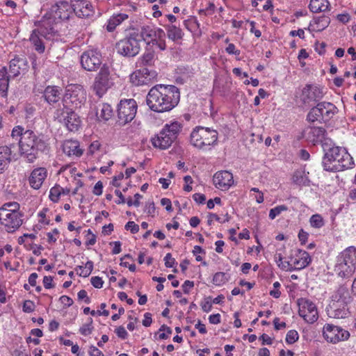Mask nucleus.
<instances>
[{
  "instance_id": "1",
  "label": "nucleus",
  "mask_w": 356,
  "mask_h": 356,
  "mask_svg": "<svg viewBox=\"0 0 356 356\" xmlns=\"http://www.w3.org/2000/svg\"><path fill=\"white\" fill-rule=\"evenodd\" d=\"M11 137L18 140L19 154L29 163H33L39 154L47 153L49 149V145L43 135L32 130H24L21 126L13 129Z\"/></svg>"
},
{
  "instance_id": "2",
  "label": "nucleus",
  "mask_w": 356,
  "mask_h": 356,
  "mask_svg": "<svg viewBox=\"0 0 356 356\" xmlns=\"http://www.w3.org/2000/svg\"><path fill=\"white\" fill-rule=\"evenodd\" d=\"M179 89L172 85H156L152 87L147 95V104L155 112L169 111L179 102Z\"/></svg>"
},
{
  "instance_id": "3",
  "label": "nucleus",
  "mask_w": 356,
  "mask_h": 356,
  "mask_svg": "<svg viewBox=\"0 0 356 356\" xmlns=\"http://www.w3.org/2000/svg\"><path fill=\"white\" fill-rule=\"evenodd\" d=\"M325 142L323 144L325 152L322 164L326 171L339 172L352 168L353 158L347 150L339 146H332Z\"/></svg>"
},
{
  "instance_id": "4",
  "label": "nucleus",
  "mask_w": 356,
  "mask_h": 356,
  "mask_svg": "<svg viewBox=\"0 0 356 356\" xmlns=\"http://www.w3.org/2000/svg\"><path fill=\"white\" fill-rule=\"evenodd\" d=\"M16 202H6L0 207V223L8 232H13L22 224L23 214Z\"/></svg>"
},
{
  "instance_id": "5",
  "label": "nucleus",
  "mask_w": 356,
  "mask_h": 356,
  "mask_svg": "<svg viewBox=\"0 0 356 356\" xmlns=\"http://www.w3.org/2000/svg\"><path fill=\"white\" fill-rule=\"evenodd\" d=\"M35 25L38 28L32 31L30 41L35 51L43 53L45 49L43 38L51 40L56 34V31L52 26V20L50 18L47 19V15H44L40 21L35 23Z\"/></svg>"
},
{
  "instance_id": "6",
  "label": "nucleus",
  "mask_w": 356,
  "mask_h": 356,
  "mask_svg": "<svg viewBox=\"0 0 356 356\" xmlns=\"http://www.w3.org/2000/svg\"><path fill=\"white\" fill-rule=\"evenodd\" d=\"M356 248L350 246L337 257L334 271L341 277H350L355 270Z\"/></svg>"
},
{
  "instance_id": "7",
  "label": "nucleus",
  "mask_w": 356,
  "mask_h": 356,
  "mask_svg": "<svg viewBox=\"0 0 356 356\" xmlns=\"http://www.w3.org/2000/svg\"><path fill=\"white\" fill-rule=\"evenodd\" d=\"M181 129V125L178 122L166 124L162 130L152 138V145L161 149L169 148L177 138Z\"/></svg>"
},
{
  "instance_id": "8",
  "label": "nucleus",
  "mask_w": 356,
  "mask_h": 356,
  "mask_svg": "<svg viewBox=\"0 0 356 356\" xmlns=\"http://www.w3.org/2000/svg\"><path fill=\"white\" fill-rule=\"evenodd\" d=\"M86 100V92L81 85H70L67 87L62 103L63 108H81Z\"/></svg>"
},
{
  "instance_id": "9",
  "label": "nucleus",
  "mask_w": 356,
  "mask_h": 356,
  "mask_svg": "<svg viewBox=\"0 0 356 356\" xmlns=\"http://www.w3.org/2000/svg\"><path fill=\"white\" fill-rule=\"evenodd\" d=\"M218 140V133L214 129L203 127H196L191 134V143L199 149L214 145Z\"/></svg>"
},
{
  "instance_id": "10",
  "label": "nucleus",
  "mask_w": 356,
  "mask_h": 356,
  "mask_svg": "<svg viewBox=\"0 0 356 356\" xmlns=\"http://www.w3.org/2000/svg\"><path fill=\"white\" fill-rule=\"evenodd\" d=\"M337 108L332 103L322 102L311 108L307 119L310 122H326L337 113Z\"/></svg>"
},
{
  "instance_id": "11",
  "label": "nucleus",
  "mask_w": 356,
  "mask_h": 356,
  "mask_svg": "<svg viewBox=\"0 0 356 356\" xmlns=\"http://www.w3.org/2000/svg\"><path fill=\"white\" fill-rule=\"evenodd\" d=\"M112 85L113 81L109 67L106 65H103L96 74L91 88L97 96L102 97Z\"/></svg>"
},
{
  "instance_id": "12",
  "label": "nucleus",
  "mask_w": 356,
  "mask_h": 356,
  "mask_svg": "<svg viewBox=\"0 0 356 356\" xmlns=\"http://www.w3.org/2000/svg\"><path fill=\"white\" fill-rule=\"evenodd\" d=\"M118 52L125 56H135L140 49V42L133 32L116 44Z\"/></svg>"
},
{
  "instance_id": "13",
  "label": "nucleus",
  "mask_w": 356,
  "mask_h": 356,
  "mask_svg": "<svg viewBox=\"0 0 356 356\" xmlns=\"http://www.w3.org/2000/svg\"><path fill=\"white\" fill-rule=\"evenodd\" d=\"M54 117L60 122L63 123L70 131H77L80 127L81 120L77 114L72 111V108L57 109Z\"/></svg>"
},
{
  "instance_id": "14",
  "label": "nucleus",
  "mask_w": 356,
  "mask_h": 356,
  "mask_svg": "<svg viewBox=\"0 0 356 356\" xmlns=\"http://www.w3.org/2000/svg\"><path fill=\"white\" fill-rule=\"evenodd\" d=\"M137 104L134 99L121 100L118 107V117L121 124L131 122L136 116Z\"/></svg>"
},
{
  "instance_id": "15",
  "label": "nucleus",
  "mask_w": 356,
  "mask_h": 356,
  "mask_svg": "<svg viewBox=\"0 0 356 356\" xmlns=\"http://www.w3.org/2000/svg\"><path fill=\"white\" fill-rule=\"evenodd\" d=\"M302 137L310 143L316 145L321 143L322 145L327 142L332 143V140L326 137V131L321 127H307L302 132Z\"/></svg>"
},
{
  "instance_id": "16",
  "label": "nucleus",
  "mask_w": 356,
  "mask_h": 356,
  "mask_svg": "<svg viewBox=\"0 0 356 356\" xmlns=\"http://www.w3.org/2000/svg\"><path fill=\"white\" fill-rule=\"evenodd\" d=\"M162 30L153 25H143L137 29H133L132 32L140 42L144 41L147 44H150L157 36L162 37Z\"/></svg>"
},
{
  "instance_id": "17",
  "label": "nucleus",
  "mask_w": 356,
  "mask_h": 356,
  "mask_svg": "<svg viewBox=\"0 0 356 356\" xmlns=\"http://www.w3.org/2000/svg\"><path fill=\"white\" fill-rule=\"evenodd\" d=\"M299 315L304 320L309 323H313L318 320V314L316 305L308 299H300L298 301Z\"/></svg>"
},
{
  "instance_id": "18",
  "label": "nucleus",
  "mask_w": 356,
  "mask_h": 356,
  "mask_svg": "<svg viewBox=\"0 0 356 356\" xmlns=\"http://www.w3.org/2000/svg\"><path fill=\"white\" fill-rule=\"evenodd\" d=\"M323 334L327 341L332 343L347 340L350 337V334L347 330L332 324L324 325Z\"/></svg>"
},
{
  "instance_id": "19",
  "label": "nucleus",
  "mask_w": 356,
  "mask_h": 356,
  "mask_svg": "<svg viewBox=\"0 0 356 356\" xmlns=\"http://www.w3.org/2000/svg\"><path fill=\"white\" fill-rule=\"evenodd\" d=\"M81 64L87 71H95L102 64V55L97 50H88L81 56Z\"/></svg>"
},
{
  "instance_id": "20",
  "label": "nucleus",
  "mask_w": 356,
  "mask_h": 356,
  "mask_svg": "<svg viewBox=\"0 0 356 356\" xmlns=\"http://www.w3.org/2000/svg\"><path fill=\"white\" fill-rule=\"evenodd\" d=\"M72 8V2L69 3L67 1H61L58 2L51 8V14H46L47 18L52 20V24L56 19L60 20H67L70 18V10Z\"/></svg>"
},
{
  "instance_id": "21",
  "label": "nucleus",
  "mask_w": 356,
  "mask_h": 356,
  "mask_svg": "<svg viewBox=\"0 0 356 356\" xmlns=\"http://www.w3.org/2000/svg\"><path fill=\"white\" fill-rule=\"evenodd\" d=\"M324 94L321 88L312 85H307L302 90L300 99L305 104L311 105L321 100Z\"/></svg>"
},
{
  "instance_id": "22",
  "label": "nucleus",
  "mask_w": 356,
  "mask_h": 356,
  "mask_svg": "<svg viewBox=\"0 0 356 356\" xmlns=\"http://www.w3.org/2000/svg\"><path fill=\"white\" fill-rule=\"evenodd\" d=\"M72 8L79 17H89L95 13L92 4L85 0H72Z\"/></svg>"
},
{
  "instance_id": "23",
  "label": "nucleus",
  "mask_w": 356,
  "mask_h": 356,
  "mask_svg": "<svg viewBox=\"0 0 356 356\" xmlns=\"http://www.w3.org/2000/svg\"><path fill=\"white\" fill-rule=\"evenodd\" d=\"M296 256V258H291L288 261L289 270L302 269L307 266L312 261L309 253L304 250H298Z\"/></svg>"
},
{
  "instance_id": "24",
  "label": "nucleus",
  "mask_w": 356,
  "mask_h": 356,
  "mask_svg": "<svg viewBox=\"0 0 356 356\" xmlns=\"http://www.w3.org/2000/svg\"><path fill=\"white\" fill-rule=\"evenodd\" d=\"M213 181L216 187L226 191L233 184V175L227 170L216 172L213 177Z\"/></svg>"
},
{
  "instance_id": "25",
  "label": "nucleus",
  "mask_w": 356,
  "mask_h": 356,
  "mask_svg": "<svg viewBox=\"0 0 356 356\" xmlns=\"http://www.w3.org/2000/svg\"><path fill=\"white\" fill-rule=\"evenodd\" d=\"M47 172L44 168H38L34 169L29 177V184L34 189H39L45 178L47 177Z\"/></svg>"
},
{
  "instance_id": "26",
  "label": "nucleus",
  "mask_w": 356,
  "mask_h": 356,
  "mask_svg": "<svg viewBox=\"0 0 356 356\" xmlns=\"http://www.w3.org/2000/svg\"><path fill=\"white\" fill-rule=\"evenodd\" d=\"M63 152L68 156L79 157L83 151L79 147V143L75 140H67L63 145Z\"/></svg>"
},
{
  "instance_id": "27",
  "label": "nucleus",
  "mask_w": 356,
  "mask_h": 356,
  "mask_svg": "<svg viewBox=\"0 0 356 356\" xmlns=\"http://www.w3.org/2000/svg\"><path fill=\"white\" fill-rule=\"evenodd\" d=\"M62 90L57 86H47L43 92V97L45 101L53 104L57 103L60 99Z\"/></svg>"
},
{
  "instance_id": "28",
  "label": "nucleus",
  "mask_w": 356,
  "mask_h": 356,
  "mask_svg": "<svg viewBox=\"0 0 356 356\" xmlns=\"http://www.w3.org/2000/svg\"><path fill=\"white\" fill-rule=\"evenodd\" d=\"M95 114L98 120L107 121L113 115V109L111 105L101 102L95 107Z\"/></svg>"
},
{
  "instance_id": "29",
  "label": "nucleus",
  "mask_w": 356,
  "mask_h": 356,
  "mask_svg": "<svg viewBox=\"0 0 356 356\" xmlns=\"http://www.w3.org/2000/svg\"><path fill=\"white\" fill-rule=\"evenodd\" d=\"M26 60L20 58H15L10 62L9 72L10 76L15 77L20 74L21 70H24L26 69Z\"/></svg>"
},
{
  "instance_id": "30",
  "label": "nucleus",
  "mask_w": 356,
  "mask_h": 356,
  "mask_svg": "<svg viewBox=\"0 0 356 356\" xmlns=\"http://www.w3.org/2000/svg\"><path fill=\"white\" fill-rule=\"evenodd\" d=\"M9 86V76L6 67L0 69V94L1 97H7V91Z\"/></svg>"
},
{
  "instance_id": "31",
  "label": "nucleus",
  "mask_w": 356,
  "mask_h": 356,
  "mask_svg": "<svg viewBox=\"0 0 356 356\" xmlns=\"http://www.w3.org/2000/svg\"><path fill=\"white\" fill-rule=\"evenodd\" d=\"M329 6L327 0H311L309 8L312 13H319L328 10Z\"/></svg>"
},
{
  "instance_id": "32",
  "label": "nucleus",
  "mask_w": 356,
  "mask_h": 356,
  "mask_svg": "<svg viewBox=\"0 0 356 356\" xmlns=\"http://www.w3.org/2000/svg\"><path fill=\"white\" fill-rule=\"evenodd\" d=\"M165 28L167 31L168 38L170 40L177 41L182 38L184 34L180 28L172 24L166 25L165 26Z\"/></svg>"
},
{
  "instance_id": "33",
  "label": "nucleus",
  "mask_w": 356,
  "mask_h": 356,
  "mask_svg": "<svg viewBox=\"0 0 356 356\" xmlns=\"http://www.w3.org/2000/svg\"><path fill=\"white\" fill-rule=\"evenodd\" d=\"M11 147H0V165L6 166L10 162Z\"/></svg>"
},
{
  "instance_id": "34",
  "label": "nucleus",
  "mask_w": 356,
  "mask_h": 356,
  "mask_svg": "<svg viewBox=\"0 0 356 356\" xmlns=\"http://www.w3.org/2000/svg\"><path fill=\"white\" fill-rule=\"evenodd\" d=\"M314 22L316 24V31H321L328 26L330 19L328 17L322 15L314 18Z\"/></svg>"
},
{
  "instance_id": "35",
  "label": "nucleus",
  "mask_w": 356,
  "mask_h": 356,
  "mask_svg": "<svg viewBox=\"0 0 356 356\" xmlns=\"http://www.w3.org/2000/svg\"><path fill=\"white\" fill-rule=\"evenodd\" d=\"M77 268L81 270L80 273H78L79 276L87 277H88L92 271L93 269V262L92 261H88L86 262L85 267L82 266H77Z\"/></svg>"
},
{
  "instance_id": "36",
  "label": "nucleus",
  "mask_w": 356,
  "mask_h": 356,
  "mask_svg": "<svg viewBox=\"0 0 356 356\" xmlns=\"http://www.w3.org/2000/svg\"><path fill=\"white\" fill-rule=\"evenodd\" d=\"M154 62V53L145 52L140 58V63L144 66H152Z\"/></svg>"
},
{
  "instance_id": "37",
  "label": "nucleus",
  "mask_w": 356,
  "mask_h": 356,
  "mask_svg": "<svg viewBox=\"0 0 356 356\" xmlns=\"http://www.w3.org/2000/svg\"><path fill=\"white\" fill-rule=\"evenodd\" d=\"M228 281V277L226 273L223 272L216 273L213 278V283L216 286H222Z\"/></svg>"
},
{
  "instance_id": "38",
  "label": "nucleus",
  "mask_w": 356,
  "mask_h": 356,
  "mask_svg": "<svg viewBox=\"0 0 356 356\" xmlns=\"http://www.w3.org/2000/svg\"><path fill=\"white\" fill-rule=\"evenodd\" d=\"M165 33L163 30H162V37L157 36L156 39H154L151 44L152 45H156L158 47V48L161 50L164 51L166 49V44H165Z\"/></svg>"
},
{
  "instance_id": "39",
  "label": "nucleus",
  "mask_w": 356,
  "mask_h": 356,
  "mask_svg": "<svg viewBox=\"0 0 356 356\" xmlns=\"http://www.w3.org/2000/svg\"><path fill=\"white\" fill-rule=\"evenodd\" d=\"M309 222L311 226L315 228H321L324 225L323 219L319 214L312 215L310 218Z\"/></svg>"
},
{
  "instance_id": "40",
  "label": "nucleus",
  "mask_w": 356,
  "mask_h": 356,
  "mask_svg": "<svg viewBox=\"0 0 356 356\" xmlns=\"http://www.w3.org/2000/svg\"><path fill=\"white\" fill-rule=\"evenodd\" d=\"M288 208L286 206L282 204L275 207L273 208L269 211V218L271 220L275 219L277 216H279L282 211H287Z\"/></svg>"
},
{
  "instance_id": "41",
  "label": "nucleus",
  "mask_w": 356,
  "mask_h": 356,
  "mask_svg": "<svg viewBox=\"0 0 356 356\" xmlns=\"http://www.w3.org/2000/svg\"><path fill=\"white\" fill-rule=\"evenodd\" d=\"M89 322L83 325L82 327H80L79 332L83 336H88L91 334L93 327L92 326V319L90 318L88 319Z\"/></svg>"
},
{
  "instance_id": "42",
  "label": "nucleus",
  "mask_w": 356,
  "mask_h": 356,
  "mask_svg": "<svg viewBox=\"0 0 356 356\" xmlns=\"http://www.w3.org/2000/svg\"><path fill=\"white\" fill-rule=\"evenodd\" d=\"M299 336L297 331L294 330H289L286 337V341L289 344H293L298 340Z\"/></svg>"
},
{
  "instance_id": "43",
  "label": "nucleus",
  "mask_w": 356,
  "mask_h": 356,
  "mask_svg": "<svg viewBox=\"0 0 356 356\" xmlns=\"http://www.w3.org/2000/svg\"><path fill=\"white\" fill-rule=\"evenodd\" d=\"M61 194V188L60 187H53L50 190V194H49V198L51 201L56 202L58 199L59 196Z\"/></svg>"
},
{
  "instance_id": "44",
  "label": "nucleus",
  "mask_w": 356,
  "mask_h": 356,
  "mask_svg": "<svg viewBox=\"0 0 356 356\" xmlns=\"http://www.w3.org/2000/svg\"><path fill=\"white\" fill-rule=\"evenodd\" d=\"M145 212L149 216H154L155 213V205L152 200H148L145 203Z\"/></svg>"
},
{
  "instance_id": "45",
  "label": "nucleus",
  "mask_w": 356,
  "mask_h": 356,
  "mask_svg": "<svg viewBox=\"0 0 356 356\" xmlns=\"http://www.w3.org/2000/svg\"><path fill=\"white\" fill-rule=\"evenodd\" d=\"M124 228L127 230H130L132 234H136L139 231V226L134 221H129Z\"/></svg>"
},
{
  "instance_id": "46",
  "label": "nucleus",
  "mask_w": 356,
  "mask_h": 356,
  "mask_svg": "<svg viewBox=\"0 0 356 356\" xmlns=\"http://www.w3.org/2000/svg\"><path fill=\"white\" fill-rule=\"evenodd\" d=\"M202 310L204 312H209L212 309L211 297H208L205 299V301L201 304Z\"/></svg>"
},
{
  "instance_id": "47",
  "label": "nucleus",
  "mask_w": 356,
  "mask_h": 356,
  "mask_svg": "<svg viewBox=\"0 0 356 356\" xmlns=\"http://www.w3.org/2000/svg\"><path fill=\"white\" fill-rule=\"evenodd\" d=\"M165 266L167 268H172L176 264L175 259L172 257L170 253L166 254L164 257Z\"/></svg>"
},
{
  "instance_id": "48",
  "label": "nucleus",
  "mask_w": 356,
  "mask_h": 356,
  "mask_svg": "<svg viewBox=\"0 0 356 356\" xmlns=\"http://www.w3.org/2000/svg\"><path fill=\"white\" fill-rule=\"evenodd\" d=\"M90 282L92 286L97 289H101L103 286L104 282L102 279L98 276L92 277Z\"/></svg>"
},
{
  "instance_id": "49",
  "label": "nucleus",
  "mask_w": 356,
  "mask_h": 356,
  "mask_svg": "<svg viewBox=\"0 0 356 356\" xmlns=\"http://www.w3.org/2000/svg\"><path fill=\"white\" fill-rule=\"evenodd\" d=\"M273 286L275 289L270 291V295L275 298H278L281 295V292L278 289V288L280 286V282H275L273 284Z\"/></svg>"
},
{
  "instance_id": "50",
  "label": "nucleus",
  "mask_w": 356,
  "mask_h": 356,
  "mask_svg": "<svg viewBox=\"0 0 356 356\" xmlns=\"http://www.w3.org/2000/svg\"><path fill=\"white\" fill-rule=\"evenodd\" d=\"M43 284L45 289L53 288L54 286L53 277L51 276H44L43 278Z\"/></svg>"
},
{
  "instance_id": "51",
  "label": "nucleus",
  "mask_w": 356,
  "mask_h": 356,
  "mask_svg": "<svg viewBox=\"0 0 356 356\" xmlns=\"http://www.w3.org/2000/svg\"><path fill=\"white\" fill-rule=\"evenodd\" d=\"M115 333H116V334L118 335V337H120V338H121L122 339H125L127 337V336H128L127 332L126 331L124 327H122V326L118 327L115 330Z\"/></svg>"
},
{
  "instance_id": "52",
  "label": "nucleus",
  "mask_w": 356,
  "mask_h": 356,
  "mask_svg": "<svg viewBox=\"0 0 356 356\" xmlns=\"http://www.w3.org/2000/svg\"><path fill=\"white\" fill-rule=\"evenodd\" d=\"M33 309H34V304L32 301L26 300L24 302V305H23V311L24 312L29 313V312H33Z\"/></svg>"
},
{
  "instance_id": "53",
  "label": "nucleus",
  "mask_w": 356,
  "mask_h": 356,
  "mask_svg": "<svg viewBox=\"0 0 356 356\" xmlns=\"http://www.w3.org/2000/svg\"><path fill=\"white\" fill-rule=\"evenodd\" d=\"M101 145L98 140L93 141L89 146L88 152L93 154L99 149Z\"/></svg>"
},
{
  "instance_id": "54",
  "label": "nucleus",
  "mask_w": 356,
  "mask_h": 356,
  "mask_svg": "<svg viewBox=\"0 0 356 356\" xmlns=\"http://www.w3.org/2000/svg\"><path fill=\"white\" fill-rule=\"evenodd\" d=\"M225 50L229 54H234L237 56L240 54V51L236 49L235 45L232 43L229 44Z\"/></svg>"
},
{
  "instance_id": "55",
  "label": "nucleus",
  "mask_w": 356,
  "mask_h": 356,
  "mask_svg": "<svg viewBox=\"0 0 356 356\" xmlns=\"http://www.w3.org/2000/svg\"><path fill=\"white\" fill-rule=\"evenodd\" d=\"M103 184L102 181H97L93 188V193L96 195H100L102 193Z\"/></svg>"
},
{
  "instance_id": "56",
  "label": "nucleus",
  "mask_w": 356,
  "mask_h": 356,
  "mask_svg": "<svg viewBox=\"0 0 356 356\" xmlns=\"http://www.w3.org/2000/svg\"><path fill=\"white\" fill-rule=\"evenodd\" d=\"M79 300H84L85 302L89 304L90 302V299L88 297L86 291L82 289L81 290L78 294Z\"/></svg>"
},
{
  "instance_id": "57",
  "label": "nucleus",
  "mask_w": 356,
  "mask_h": 356,
  "mask_svg": "<svg viewBox=\"0 0 356 356\" xmlns=\"http://www.w3.org/2000/svg\"><path fill=\"white\" fill-rule=\"evenodd\" d=\"M89 355L90 356H104L103 353L94 346L90 347Z\"/></svg>"
},
{
  "instance_id": "58",
  "label": "nucleus",
  "mask_w": 356,
  "mask_h": 356,
  "mask_svg": "<svg viewBox=\"0 0 356 356\" xmlns=\"http://www.w3.org/2000/svg\"><path fill=\"white\" fill-rule=\"evenodd\" d=\"M88 241L86 242V245H93L96 243V236L92 233L90 229L88 231Z\"/></svg>"
},
{
  "instance_id": "59",
  "label": "nucleus",
  "mask_w": 356,
  "mask_h": 356,
  "mask_svg": "<svg viewBox=\"0 0 356 356\" xmlns=\"http://www.w3.org/2000/svg\"><path fill=\"white\" fill-rule=\"evenodd\" d=\"M308 233L305 232L302 229L300 230L298 233V238L301 242V244H305L308 238Z\"/></svg>"
},
{
  "instance_id": "60",
  "label": "nucleus",
  "mask_w": 356,
  "mask_h": 356,
  "mask_svg": "<svg viewBox=\"0 0 356 356\" xmlns=\"http://www.w3.org/2000/svg\"><path fill=\"white\" fill-rule=\"evenodd\" d=\"M109 245H114V248L112 250L113 254H119L121 252V243L120 241L111 242Z\"/></svg>"
},
{
  "instance_id": "61",
  "label": "nucleus",
  "mask_w": 356,
  "mask_h": 356,
  "mask_svg": "<svg viewBox=\"0 0 356 356\" xmlns=\"http://www.w3.org/2000/svg\"><path fill=\"white\" fill-rule=\"evenodd\" d=\"M60 300L61 303H63V305H65L67 307H70V306L72 305V304L74 302L72 299L67 296H62L60 298Z\"/></svg>"
},
{
  "instance_id": "62",
  "label": "nucleus",
  "mask_w": 356,
  "mask_h": 356,
  "mask_svg": "<svg viewBox=\"0 0 356 356\" xmlns=\"http://www.w3.org/2000/svg\"><path fill=\"white\" fill-rule=\"evenodd\" d=\"M209 321L211 324H218L220 323V315L219 314H212L209 316Z\"/></svg>"
},
{
  "instance_id": "63",
  "label": "nucleus",
  "mask_w": 356,
  "mask_h": 356,
  "mask_svg": "<svg viewBox=\"0 0 356 356\" xmlns=\"http://www.w3.org/2000/svg\"><path fill=\"white\" fill-rule=\"evenodd\" d=\"M161 204L163 206L165 207V209L168 211H172L171 201L169 199H168V198H162L161 200Z\"/></svg>"
},
{
  "instance_id": "64",
  "label": "nucleus",
  "mask_w": 356,
  "mask_h": 356,
  "mask_svg": "<svg viewBox=\"0 0 356 356\" xmlns=\"http://www.w3.org/2000/svg\"><path fill=\"white\" fill-rule=\"evenodd\" d=\"M193 197L196 202L200 203V204L204 203L206 200L205 195L203 194H200V193H195L193 195Z\"/></svg>"
}]
</instances>
